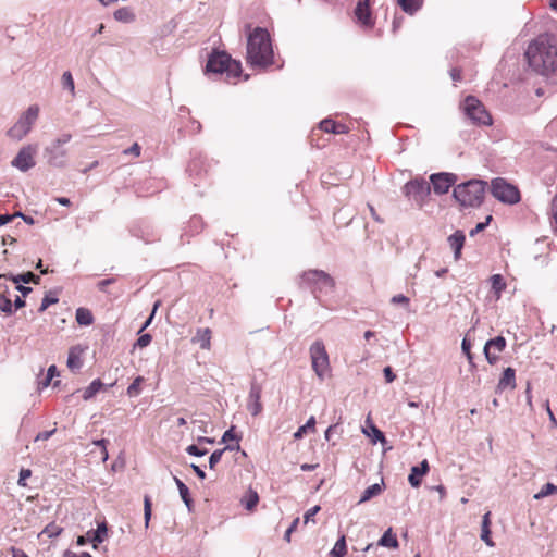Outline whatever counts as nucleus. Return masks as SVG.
<instances>
[{"label": "nucleus", "instance_id": "nucleus-14", "mask_svg": "<svg viewBox=\"0 0 557 557\" xmlns=\"http://www.w3.org/2000/svg\"><path fill=\"white\" fill-rule=\"evenodd\" d=\"M506 347V339L503 336L488 339L484 346V355L490 364H494L498 357L495 352H502Z\"/></svg>", "mask_w": 557, "mask_h": 557}, {"label": "nucleus", "instance_id": "nucleus-2", "mask_svg": "<svg viewBox=\"0 0 557 557\" xmlns=\"http://www.w3.org/2000/svg\"><path fill=\"white\" fill-rule=\"evenodd\" d=\"M273 57L270 34L256 27L247 38V63L255 69H265L273 64Z\"/></svg>", "mask_w": 557, "mask_h": 557}, {"label": "nucleus", "instance_id": "nucleus-42", "mask_svg": "<svg viewBox=\"0 0 557 557\" xmlns=\"http://www.w3.org/2000/svg\"><path fill=\"white\" fill-rule=\"evenodd\" d=\"M62 85L65 89H69L72 94L74 92V79L70 72H64L62 75Z\"/></svg>", "mask_w": 557, "mask_h": 557}, {"label": "nucleus", "instance_id": "nucleus-13", "mask_svg": "<svg viewBox=\"0 0 557 557\" xmlns=\"http://www.w3.org/2000/svg\"><path fill=\"white\" fill-rule=\"evenodd\" d=\"M430 182L435 194L444 195L456 184L457 175L447 172L435 173L430 176Z\"/></svg>", "mask_w": 557, "mask_h": 557}, {"label": "nucleus", "instance_id": "nucleus-63", "mask_svg": "<svg viewBox=\"0 0 557 557\" xmlns=\"http://www.w3.org/2000/svg\"><path fill=\"white\" fill-rule=\"evenodd\" d=\"M16 214H0V227L13 221Z\"/></svg>", "mask_w": 557, "mask_h": 557}, {"label": "nucleus", "instance_id": "nucleus-50", "mask_svg": "<svg viewBox=\"0 0 557 557\" xmlns=\"http://www.w3.org/2000/svg\"><path fill=\"white\" fill-rule=\"evenodd\" d=\"M550 213H552L553 226H554L555 231H557V195L552 200Z\"/></svg>", "mask_w": 557, "mask_h": 557}, {"label": "nucleus", "instance_id": "nucleus-46", "mask_svg": "<svg viewBox=\"0 0 557 557\" xmlns=\"http://www.w3.org/2000/svg\"><path fill=\"white\" fill-rule=\"evenodd\" d=\"M335 123L336 122L331 119H325L320 123V128L325 133L334 134Z\"/></svg>", "mask_w": 557, "mask_h": 557}, {"label": "nucleus", "instance_id": "nucleus-27", "mask_svg": "<svg viewBox=\"0 0 557 557\" xmlns=\"http://www.w3.org/2000/svg\"><path fill=\"white\" fill-rule=\"evenodd\" d=\"M383 491V482L381 484L375 483L367 487L359 499V504L369 502L371 498L379 496Z\"/></svg>", "mask_w": 557, "mask_h": 557}, {"label": "nucleus", "instance_id": "nucleus-52", "mask_svg": "<svg viewBox=\"0 0 557 557\" xmlns=\"http://www.w3.org/2000/svg\"><path fill=\"white\" fill-rule=\"evenodd\" d=\"M461 349H462L463 354L467 356V359L469 360V362L472 363L473 357H472V354L470 350L471 344L467 338H463V341L461 343Z\"/></svg>", "mask_w": 557, "mask_h": 557}, {"label": "nucleus", "instance_id": "nucleus-64", "mask_svg": "<svg viewBox=\"0 0 557 557\" xmlns=\"http://www.w3.org/2000/svg\"><path fill=\"white\" fill-rule=\"evenodd\" d=\"M450 74V77L454 82H459L461 81V71L457 67H453L449 72Z\"/></svg>", "mask_w": 557, "mask_h": 557}, {"label": "nucleus", "instance_id": "nucleus-48", "mask_svg": "<svg viewBox=\"0 0 557 557\" xmlns=\"http://www.w3.org/2000/svg\"><path fill=\"white\" fill-rule=\"evenodd\" d=\"M239 440H240V437L234 432V428L233 426L231 429H228L227 431H225L223 436H222V442L223 443H226L228 441L239 442Z\"/></svg>", "mask_w": 557, "mask_h": 557}, {"label": "nucleus", "instance_id": "nucleus-11", "mask_svg": "<svg viewBox=\"0 0 557 557\" xmlns=\"http://www.w3.org/2000/svg\"><path fill=\"white\" fill-rule=\"evenodd\" d=\"M310 359L314 373L321 381H323L330 370V361L322 341H315L310 346Z\"/></svg>", "mask_w": 557, "mask_h": 557}, {"label": "nucleus", "instance_id": "nucleus-33", "mask_svg": "<svg viewBox=\"0 0 557 557\" xmlns=\"http://www.w3.org/2000/svg\"><path fill=\"white\" fill-rule=\"evenodd\" d=\"M62 530L63 529L60 525L55 524L54 522H51L48 525H46V528L41 531L39 536L46 535L47 537L50 539L57 537L61 534Z\"/></svg>", "mask_w": 557, "mask_h": 557}, {"label": "nucleus", "instance_id": "nucleus-5", "mask_svg": "<svg viewBox=\"0 0 557 557\" xmlns=\"http://www.w3.org/2000/svg\"><path fill=\"white\" fill-rule=\"evenodd\" d=\"M206 72L225 74L227 79L237 78L242 74V64L224 51H213L207 61Z\"/></svg>", "mask_w": 557, "mask_h": 557}, {"label": "nucleus", "instance_id": "nucleus-37", "mask_svg": "<svg viewBox=\"0 0 557 557\" xmlns=\"http://www.w3.org/2000/svg\"><path fill=\"white\" fill-rule=\"evenodd\" d=\"M59 301V298L54 296L51 292L47 293L45 297L41 300V305L38 309L39 312H44L48 309L51 305H54Z\"/></svg>", "mask_w": 557, "mask_h": 557}, {"label": "nucleus", "instance_id": "nucleus-6", "mask_svg": "<svg viewBox=\"0 0 557 557\" xmlns=\"http://www.w3.org/2000/svg\"><path fill=\"white\" fill-rule=\"evenodd\" d=\"M301 287L309 288L315 298L319 294H329L334 288V280L322 270H309L301 275Z\"/></svg>", "mask_w": 557, "mask_h": 557}, {"label": "nucleus", "instance_id": "nucleus-55", "mask_svg": "<svg viewBox=\"0 0 557 557\" xmlns=\"http://www.w3.org/2000/svg\"><path fill=\"white\" fill-rule=\"evenodd\" d=\"M151 335L149 334H143L139 336V338L136 342V346L143 348L148 346L151 343Z\"/></svg>", "mask_w": 557, "mask_h": 557}, {"label": "nucleus", "instance_id": "nucleus-58", "mask_svg": "<svg viewBox=\"0 0 557 557\" xmlns=\"http://www.w3.org/2000/svg\"><path fill=\"white\" fill-rule=\"evenodd\" d=\"M55 433V429L53 430H50V431H44V432H40L36 435L35 437V442H38V441H47L49 440L53 434Z\"/></svg>", "mask_w": 557, "mask_h": 557}, {"label": "nucleus", "instance_id": "nucleus-56", "mask_svg": "<svg viewBox=\"0 0 557 557\" xmlns=\"http://www.w3.org/2000/svg\"><path fill=\"white\" fill-rule=\"evenodd\" d=\"M320 506L317 505L307 510V512L304 516L305 523H308L310 520H312V518L320 511Z\"/></svg>", "mask_w": 557, "mask_h": 557}, {"label": "nucleus", "instance_id": "nucleus-3", "mask_svg": "<svg viewBox=\"0 0 557 557\" xmlns=\"http://www.w3.org/2000/svg\"><path fill=\"white\" fill-rule=\"evenodd\" d=\"M487 183L482 180H470L457 184L453 190V197L463 208L480 207L485 197Z\"/></svg>", "mask_w": 557, "mask_h": 557}, {"label": "nucleus", "instance_id": "nucleus-22", "mask_svg": "<svg viewBox=\"0 0 557 557\" xmlns=\"http://www.w3.org/2000/svg\"><path fill=\"white\" fill-rule=\"evenodd\" d=\"M491 512H486L483 516L482 519V525H481V540L490 547H494L495 543L491 539V520H490Z\"/></svg>", "mask_w": 557, "mask_h": 557}, {"label": "nucleus", "instance_id": "nucleus-28", "mask_svg": "<svg viewBox=\"0 0 557 557\" xmlns=\"http://www.w3.org/2000/svg\"><path fill=\"white\" fill-rule=\"evenodd\" d=\"M401 10L410 15L419 11L423 4V0H397Z\"/></svg>", "mask_w": 557, "mask_h": 557}, {"label": "nucleus", "instance_id": "nucleus-10", "mask_svg": "<svg viewBox=\"0 0 557 557\" xmlns=\"http://www.w3.org/2000/svg\"><path fill=\"white\" fill-rule=\"evenodd\" d=\"M491 193L499 201L513 205L520 201L518 188L503 177H496L491 183Z\"/></svg>", "mask_w": 557, "mask_h": 557}, {"label": "nucleus", "instance_id": "nucleus-49", "mask_svg": "<svg viewBox=\"0 0 557 557\" xmlns=\"http://www.w3.org/2000/svg\"><path fill=\"white\" fill-rule=\"evenodd\" d=\"M391 301L394 305H401L404 307H408L410 300L407 296H405L403 294H398V295L393 296Z\"/></svg>", "mask_w": 557, "mask_h": 557}, {"label": "nucleus", "instance_id": "nucleus-16", "mask_svg": "<svg viewBox=\"0 0 557 557\" xmlns=\"http://www.w3.org/2000/svg\"><path fill=\"white\" fill-rule=\"evenodd\" d=\"M355 16L357 21L366 27H372L374 22L370 10V0H361L357 3L355 9Z\"/></svg>", "mask_w": 557, "mask_h": 557}, {"label": "nucleus", "instance_id": "nucleus-30", "mask_svg": "<svg viewBox=\"0 0 557 557\" xmlns=\"http://www.w3.org/2000/svg\"><path fill=\"white\" fill-rule=\"evenodd\" d=\"M103 384L100 379L94 380L83 392L84 400L91 399L101 388Z\"/></svg>", "mask_w": 557, "mask_h": 557}, {"label": "nucleus", "instance_id": "nucleus-57", "mask_svg": "<svg viewBox=\"0 0 557 557\" xmlns=\"http://www.w3.org/2000/svg\"><path fill=\"white\" fill-rule=\"evenodd\" d=\"M141 148L137 143H134L129 148L124 150L125 154H133L135 157L140 156Z\"/></svg>", "mask_w": 557, "mask_h": 557}, {"label": "nucleus", "instance_id": "nucleus-29", "mask_svg": "<svg viewBox=\"0 0 557 557\" xmlns=\"http://www.w3.org/2000/svg\"><path fill=\"white\" fill-rule=\"evenodd\" d=\"M211 331L209 329L199 330L193 342L198 344L202 349L210 348Z\"/></svg>", "mask_w": 557, "mask_h": 557}, {"label": "nucleus", "instance_id": "nucleus-61", "mask_svg": "<svg viewBox=\"0 0 557 557\" xmlns=\"http://www.w3.org/2000/svg\"><path fill=\"white\" fill-rule=\"evenodd\" d=\"M545 407H546L547 414L549 417L552 428L553 429L557 428V420H556L553 411L550 410L548 400L545 403Z\"/></svg>", "mask_w": 557, "mask_h": 557}, {"label": "nucleus", "instance_id": "nucleus-45", "mask_svg": "<svg viewBox=\"0 0 557 557\" xmlns=\"http://www.w3.org/2000/svg\"><path fill=\"white\" fill-rule=\"evenodd\" d=\"M59 375L58 369L54 364L50 366L47 371V376L41 383L44 387H47L54 376Z\"/></svg>", "mask_w": 557, "mask_h": 557}, {"label": "nucleus", "instance_id": "nucleus-18", "mask_svg": "<svg viewBox=\"0 0 557 557\" xmlns=\"http://www.w3.org/2000/svg\"><path fill=\"white\" fill-rule=\"evenodd\" d=\"M82 354H83V348L78 345L70 348L66 364L71 371H76L82 368V366H83V361L81 358Z\"/></svg>", "mask_w": 557, "mask_h": 557}, {"label": "nucleus", "instance_id": "nucleus-26", "mask_svg": "<svg viewBox=\"0 0 557 557\" xmlns=\"http://www.w3.org/2000/svg\"><path fill=\"white\" fill-rule=\"evenodd\" d=\"M113 16L121 23H133L136 18L134 11L128 7L117 9Z\"/></svg>", "mask_w": 557, "mask_h": 557}, {"label": "nucleus", "instance_id": "nucleus-23", "mask_svg": "<svg viewBox=\"0 0 557 557\" xmlns=\"http://www.w3.org/2000/svg\"><path fill=\"white\" fill-rule=\"evenodd\" d=\"M173 479H174V482H175V484H176V486L178 488L180 496H181L182 500L184 502V504L186 505L188 510L191 511L193 510V499H191L190 494H189V488L177 476H174Z\"/></svg>", "mask_w": 557, "mask_h": 557}, {"label": "nucleus", "instance_id": "nucleus-34", "mask_svg": "<svg viewBox=\"0 0 557 557\" xmlns=\"http://www.w3.org/2000/svg\"><path fill=\"white\" fill-rule=\"evenodd\" d=\"M242 502L245 505V508L247 510L255 509V507L257 506V504L259 502L258 493L252 491V490H250L248 492L247 496Z\"/></svg>", "mask_w": 557, "mask_h": 557}, {"label": "nucleus", "instance_id": "nucleus-21", "mask_svg": "<svg viewBox=\"0 0 557 557\" xmlns=\"http://www.w3.org/2000/svg\"><path fill=\"white\" fill-rule=\"evenodd\" d=\"M516 372L512 368H506L503 372V375L498 382V388L505 389L507 387L515 388L516 387Z\"/></svg>", "mask_w": 557, "mask_h": 557}, {"label": "nucleus", "instance_id": "nucleus-15", "mask_svg": "<svg viewBox=\"0 0 557 557\" xmlns=\"http://www.w3.org/2000/svg\"><path fill=\"white\" fill-rule=\"evenodd\" d=\"M261 393L262 388L259 384L252 383L250 386L248 400H247V409L251 413V416L257 417L261 413L263 407L261 404Z\"/></svg>", "mask_w": 557, "mask_h": 557}, {"label": "nucleus", "instance_id": "nucleus-51", "mask_svg": "<svg viewBox=\"0 0 557 557\" xmlns=\"http://www.w3.org/2000/svg\"><path fill=\"white\" fill-rule=\"evenodd\" d=\"M30 476H32V471L29 469H21L17 484L20 486L25 487L27 485L26 480Z\"/></svg>", "mask_w": 557, "mask_h": 557}, {"label": "nucleus", "instance_id": "nucleus-19", "mask_svg": "<svg viewBox=\"0 0 557 557\" xmlns=\"http://www.w3.org/2000/svg\"><path fill=\"white\" fill-rule=\"evenodd\" d=\"M88 539L94 543V547H97V544L102 543L104 539L108 536V527L106 521H102L98 524L96 530H90L87 532Z\"/></svg>", "mask_w": 557, "mask_h": 557}, {"label": "nucleus", "instance_id": "nucleus-20", "mask_svg": "<svg viewBox=\"0 0 557 557\" xmlns=\"http://www.w3.org/2000/svg\"><path fill=\"white\" fill-rule=\"evenodd\" d=\"M466 240V236L461 231H456L448 237L450 248L454 250L455 258L458 259Z\"/></svg>", "mask_w": 557, "mask_h": 557}, {"label": "nucleus", "instance_id": "nucleus-32", "mask_svg": "<svg viewBox=\"0 0 557 557\" xmlns=\"http://www.w3.org/2000/svg\"><path fill=\"white\" fill-rule=\"evenodd\" d=\"M144 377L143 376H137L133 383L127 387V395L129 397H137L138 395H140L141 393V384L144 382Z\"/></svg>", "mask_w": 557, "mask_h": 557}, {"label": "nucleus", "instance_id": "nucleus-25", "mask_svg": "<svg viewBox=\"0 0 557 557\" xmlns=\"http://www.w3.org/2000/svg\"><path fill=\"white\" fill-rule=\"evenodd\" d=\"M75 319L76 322L83 326H88L94 323V315L91 311L84 307L76 309Z\"/></svg>", "mask_w": 557, "mask_h": 557}, {"label": "nucleus", "instance_id": "nucleus-39", "mask_svg": "<svg viewBox=\"0 0 557 557\" xmlns=\"http://www.w3.org/2000/svg\"><path fill=\"white\" fill-rule=\"evenodd\" d=\"M107 444H108V440H104V438L96 440L92 442V445L99 447V449H100V459L102 462H106L109 457L108 451H107Z\"/></svg>", "mask_w": 557, "mask_h": 557}, {"label": "nucleus", "instance_id": "nucleus-41", "mask_svg": "<svg viewBox=\"0 0 557 557\" xmlns=\"http://www.w3.org/2000/svg\"><path fill=\"white\" fill-rule=\"evenodd\" d=\"M492 287L496 293H500L505 288V282L500 274H495L492 276Z\"/></svg>", "mask_w": 557, "mask_h": 557}, {"label": "nucleus", "instance_id": "nucleus-7", "mask_svg": "<svg viewBox=\"0 0 557 557\" xmlns=\"http://www.w3.org/2000/svg\"><path fill=\"white\" fill-rule=\"evenodd\" d=\"M39 115L38 106H30L17 120V122L9 128L8 136L15 140H22L32 129Z\"/></svg>", "mask_w": 557, "mask_h": 557}, {"label": "nucleus", "instance_id": "nucleus-31", "mask_svg": "<svg viewBox=\"0 0 557 557\" xmlns=\"http://www.w3.org/2000/svg\"><path fill=\"white\" fill-rule=\"evenodd\" d=\"M11 280L14 283L39 284L40 277L38 275H35L33 272H26V273L18 274V275H11Z\"/></svg>", "mask_w": 557, "mask_h": 557}, {"label": "nucleus", "instance_id": "nucleus-4", "mask_svg": "<svg viewBox=\"0 0 557 557\" xmlns=\"http://www.w3.org/2000/svg\"><path fill=\"white\" fill-rule=\"evenodd\" d=\"M72 135L63 133L52 139L42 150V157L49 166L64 169L69 164L70 150L66 145L71 141Z\"/></svg>", "mask_w": 557, "mask_h": 557}, {"label": "nucleus", "instance_id": "nucleus-43", "mask_svg": "<svg viewBox=\"0 0 557 557\" xmlns=\"http://www.w3.org/2000/svg\"><path fill=\"white\" fill-rule=\"evenodd\" d=\"M0 310L7 314H11L13 312L11 299L1 294H0Z\"/></svg>", "mask_w": 557, "mask_h": 557}, {"label": "nucleus", "instance_id": "nucleus-1", "mask_svg": "<svg viewBox=\"0 0 557 557\" xmlns=\"http://www.w3.org/2000/svg\"><path fill=\"white\" fill-rule=\"evenodd\" d=\"M529 65L543 76L557 75V40L550 35H540L525 51Z\"/></svg>", "mask_w": 557, "mask_h": 557}, {"label": "nucleus", "instance_id": "nucleus-60", "mask_svg": "<svg viewBox=\"0 0 557 557\" xmlns=\"http://www.w3.org/2000/svg\"><path fill=\"white\" fill-rule=\"evenodd\" d=\"M114 282H115V278H113V277L104 278V280H102V281L98 282L97 286H98L99 290H101V292H106V290H107V287H108L110 284L114 283Z\"/></svg>", "mask_w": 557, "mask_h": 557}, {"label": "nucleus", "instance_id": "nucleus-12", "mask_svg": "<svg viewBox=\"0 0 557 557\" xmlns=\"http://www.w3.org/2000/svg\"><path fill=\"white\" fill-rule=\"evenodd\" d=\"M36 153L37 145H26L18 150L17 154L11 161V165L18 169L21 172H27L36 165Z\"/></svg>", "mask_w": 557, "mask_h": 557}, {"label": "nucleus", "instance_id": "nucleus-62", "mask_svg": "<svg viewBox=\"0 0 557 557\" xmlns=\"http://www.w3.org/2000/svg\"><path fill=\"white\" fill-rule=\"evenodd\" d=\"M383 372L387 383H392L396 379V375L393 373L391 367H385Z\"/></svg>", "mask_w": 557, "mask_h": 557}, {"label": "nucleus", "instance_id": "nucleus-59", "mask_svg": "<svg viewBox=\"0 0 557 557\" xmlns=\"http://www.w3.org/2000/svg\"><path fill=\"white\" fill-rule=\"evenodd\" d=\"M299 523V518H296L290 527L286 530L285 534H284V540L289 542L290 541V534L296 530L297 525Z\"/></svg>", "mask_w": 557, "mask_h": 557}, {"label": "nucleus", "instance_id": "nucleus-47", "mask_svg": "<svg viewBox=\"0 0 557 557\" xmlns=\"http://www.w3.org/2000/svg\"><path fill=\"white\" fill-rule=\"evenodd\" d=\"M186 453L191 455V456L202 457V456H205L208 453V450L207 449H200L197 445L191 444V445L187 446Z\"/></svg>", "mask_w": 557, "mask_h": 557}, {"label": "nucleus", "instance_id": "nucleus-24", "mask_svg": "<svg viewBox=\"0 0 557 557\" xmlns=\"http://www.w3.org/2000/svg\"><path fill=\"white\" fill-rule=\"evenodd\" d=\"M376 546H384L387 548H397L398 547V540L396 535L393 533L392 528H388L382 537L379 540Z\"/></svg>", "mask_w": 557, "mask_h": 557}, {"label": "nucleus", "instance_id": "nucleus-54", "mask_svg": "<svg viewBox=\"0 0 557 557\" xmlns=\"http://www.w3.org/2000/svg\"><path fill=\"white\" fill-rule=\"evenodd\" d=\"M491 220H492V216H491V215H488V216L486 218L485 222H480V223H478V224H476V226H475L473 230H471V232H470V236H473L474 234H476V233H479V232H482V231H483V230L488 225V223L491 222Z\"/></svg>", "mask_w": 557, "mask_h": 557}, {"label": "nucleus", "instance_id": "nucleus-35", "mask_svg": "<svg viewBox=\"0 0 557 557\" xmlns=\"http://www.w3.org/2000/svg\"><path fill=\"white\" fill-rule=\"evenodd\" d=\"M557 493V486L553 483H546L542 488L534 495L535 499H542L546 496Z\"/></svg>", "mask_w": 557, "mask_h": 557}, {"label": "nucleus", "instance_id": "nucleus-8", "mask_svg": "<svg viewBox=\"0 0 557 557\" xmlns=\"http://www.w3.org/2000/svg\"><path fill=\"white\" fill-rule=\"evenodd\" d=\"M403 193L419 208H422L429 201L431 185L423 178H413L404 185Z\"/></svg>", "mask_w": 557, "mask_h": 557}, {"label": "nucleus", "instance_id": "nucleus-36", "mask_svg": "<svg viewBox=\"0 0 557 557\" xmlns=\"http://www.w3.org/2000/svg\"><path fill=\"white\" fill-rule=\"evenodd\" d=\"M346 554V541L345 536L338 539L331 552L332 557H344Z\"/></svg>", "mask_w": 557, "mask_h": 557}, {"label": "nucleus", "instance_id": "nucleus-53", "mask_svg": "<svg viewBox=\"0 0 557 557\" xmlns=\"http://www.w3.org/2000/svg\"><path fill=\"white\" fill-rule=\"evenodd\" d=\"M371 432L373 435V442H385V436L381 430H379L374 424H371Z\"/></svg>", "mask_w": 557, "mask_h": 557}, {"label": "nucleus", "instance_id": "nucleus-40", "mask_svg": "<svg viewBox=\"0 0 557 557\" xmlns=\"http://www.w3.org/2000/svg\"><path fill=\"white\" fill-rule=\"evenodd\" d=\"M144 518H145V527L148 528L149 521L151 519V500L149 496L144 497Z\"/></svg>", "mask_w": 557, "mask_h": 557}, {"label": "nucleus", "instance_id": "nucleus-38", "mask_svg": "<svg viewBox=\"0 0 557 557\" xmlns=\"http://www.w3.org/2000/svg\"><path fill=\"white\" fill-rule=\"evenodd\" d=\"M314 426H315V418L314 417H310L308 419V421L306 422L305 425L300 426L296 433L294 434V437L295 438H301L302 435L308 431V430H314Z\"/></svg>", "mask_w": 557, "mask_h": 557}, {"label": "nucleus", "instance_id": "nucleus-9", "mask_svg": "<svg viewBox=\"0 0 557 557\" xmlns=\"http://www.w3.org/2000/svg\"><path fill=\"white\" fill-rule=\"evenodd\" d=\"M462 108L465 114L472 121V123L484 126L492 124L493 121L491 114L478 98L468 96L463 101Z\"/></svg>", "mask_w": 557, "mask_h": 557}, {"label": "nucleus", "instance_id": "nucleus-44", "mask_svg": "<svg viewBox=\"0 0 557 557\" xmlns=\"http://www.w3.org/2000/svg\"><path fill=\"white\" fill-rule=\"evenodd\" d=\"M224 454V449L214 450L209 457V467L210 469H214V467L221 461V458Z\"/></svg>", "mask_w": 557, "mask_h": 557}, {"label": "nucleus", "instance_id": "nucleus-17", "mask_svg": "<svg viewBox=\"0 0 557 557\" xmlns=\"http://www.w3.org/2000/svg\"><path fill=\"white\" fill-rule=\"evenodd\" d=\"M429 471V462L424 459L420 466H414L411 468L410 474L408 476V481L412 487H419L421 485L422 476L425 475Z\"/></svg>", "mask_w": 557, "mask_h": 557}]
</instances>
